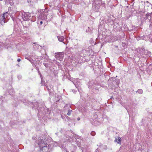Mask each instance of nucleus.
I'll return each mask as SVG.
<instances>
[{
  "instance_id": "1",
  "label": "nucleus",
  "mask_w": 152,
  "mask_h": 152,
  "mask_svg": "<svg viewBox=\"0 0 152 152\" xmlns=\"http://www.w3.org/2000/svg\"><path fill=\"white\" fill-rule=\"evenodd\" d=\"M64 55L63 53L59 52L56 54V57L57 59L61 61L64 57Z\"/></svg>"
},
{
  "instance_id": "2",
  "label": "nucleus",
  "mask_w": 152,
  "mask_h": 152,
  "mask_svg": "<svg viewBox=\"0 0 152 152\" xmlns=\"http://www.w3.org/2000/svg\"><path fill=\"white\" fill-rule=\"evenodd\" d=\"M114 141L117 142L119 144L121 143V138L119 137H117L115 138Z\"/></svg>"
},
{
  "instance_id": "3",
  "label": "nucleus",
  "mask_w": 152,
  "mask_h": 152,
  "mask_svg": "<svg viewBox=\"0 0 152 152\" xmlns=\"http://www.w3.org/2000/svg\"><path fill=\"white\" fill-rule=\"evenodd\" d=\"M58 40L60 42H63L64 39V38L62 36H59L58 37Z\"/></svg>"
},
{
  "instance_id": "4",
  "label": "nucleus",
  "mask_w": 152,
  "mask_h": 152,
  "mask_svg": "<svg viewBox=\"0 0 152 152\" xmlns=\"http://www.w3.org/2000/svg\"><path fill=\"white\" fill-rule=\"evenodd\" d=\"M137 92L140 94H142L143 92V91L142 89H140L138 90Z\"/></svg>"
},
{
  "instance_id": "5",
  "label": "nucleus",
  "mask_w": 152,
  "mask_h": 152,
  "mask_svg": "<svg viewBox=\"0 0 152 152\" xmlns=\"http://www.w3.org/2000/svg\"><path fill=\"white\" fill-rule=\"evenodd\" d=\"M72 111L71 110H69L68 111V113H67V115H70L71 114Z\"/></svg>"
},
{
  "instance_id": "6",
  "label": "nucleus",
  "mask_w": 152,
  "mask_h": 152,
  "mask_svg": "<svg viewBox=\"0 0 152 152\" xmlns=\"http://www.w3.org/2000/svg\"><path fill=\"white\" fill-rule=\"evenodd\" d=\"M7 14V12H6V13H5L3 14V17L4 19H5L6 18V17H7V15H6Z\"/></svg>"
},
{
  "instance_id": "7",
  "label": "nucleus",
  "mask_w": 152,
  "mask_h": 152,
  "mask_svg": "<svg viewBox=\"0 0 152 152\" xmlns=\"http://www.w3.org/2000/svg\"><path fill=\"white\" fill-rule=\"evenodd\" d=\"M91 134L92 135L94 136L95 134V133L94 132H92Z\"/></svg>"
},
{
  "instance_id": "8",
  "label": "nucleus",
  "mask_w": 152,
  "mask_h": 152,
  "mask_svg": "<svg viewBox=\"0 0 152 152\" xmlns=\"http://www.w3.org/2000/svg\"><path fill=\"white\" fill-rule=\"evenodd\" d=\"M20 58H18V60H17V61H18V62H20Z\"/></svg>"
},
{
  "instance_id": "9",
  "label": "nucleus",
  "mask_w": 152,
  "mask_h": 152,
  "mask_svg": "<svg viewBox=\"0 0 152 152\" xmlns=\"http://www.w3.org/2000/svg\"><path fill=\"white\" fill-rule=\"evenodd\" d=\"M42 23H43V22H42V21H41L40 22V25H42Z\"/></svg>"
},
{
  "instance_id": "10",
  "label": "nucleus",
  "mask_w": 152,
  "mask_h": 152,
  "mask_svg": "<svg viewBox=\"0 0 152 152\" xmlns=\"http://www.w3.org/2000/svg\"><path fill=\"white\" fill-rule=\"evenodd\" d=\"M77 120H80V118H77Z\"/></svg>"
}]
</instances>
